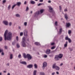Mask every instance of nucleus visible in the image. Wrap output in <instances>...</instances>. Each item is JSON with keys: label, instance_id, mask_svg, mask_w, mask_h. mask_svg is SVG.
Wrapping results in <instances>:
<instances>
[{"label": "nucleus", "instance_id": "9b49d317", "mask_svg": "<svg viewBox=\"0 0 75 75\" xmlns=\"http://www.w3.org/2000/svg\"><path fill=\"white\" fill-rule=\"evenodd\" d=\"M27 33H28V31H27V30H24V34L25 36L27 35Z\"/></svg>", "mask_w": 75, "mask_h": 75}, {"label": "nucleus", "instance_id": "4c0bfd02", "mask_svg": "<svg viewBox=\"0 0 75 75\" xmlns=\"http://www.w3.org/2000/svg\"><path fill=\"white\" fill-rule=\"evenodd\" d=\"M2 40H3V38L2 37H0V41H2Z\"/></svg>", "mask_w": 75, "mask_h": 75}, {"label": "nucleus", "instance_id": "a878e982", "mask_svg": "<svg viewBox=\"0 0 75 75\" xmlns=\"http://www.w3.org/2000/svg\"><path fill=\"white\" fill-rule=\"evenodd\" d=\"M40 75H45V74L44 73L41 72L40 73Z\"/></svg>", "mask_w": 75, "mask_h": 75}, {"label": "nucleus", "instance_id": "6ab92c4d", "mask_svg": "<svg viewBox=\"0 0 75 75\" xmlns=\"http://www.w3.org/2000/svg\"><path fill=\"white\" fill-rule=\"evenodd\" d=\"M16 5H17L18 6H20L21 5V3L20 2H17Z\"/></svg>", "mask_w": 75, "mask_h": 75}, {"label": "nucleus", "instance_id": "69168bd1", "mask_svg": "<svg viewBox=\"0 0 75 75\" xmlns=\"http://www.w3.org/2000/svg\"><path fill=\"white\" fill-rule=\"evenodd\" d=\"M7 75H10V74L9 73H8Z\"/></svg>", "mask_w": 75, "mask_h": 75}, {"label": "nucleus", "instance_id": "ea45409f", "mask_svg": "<svg viewBox=\"0 0 75 75\" xmlns=\"http://www.w3.org/2000/svg\"><path fill=\"white\" fill-rule=\"evenodd\" d=\"M49 56L50 57H53V54H51L49 55Z\"/></svg>", "mask_w": 75, "mask_h": 75}, {"label": "nucleus", "instance_id": "39448f33", "mask_svg": "<svg viewBox=\"0 0 75 75\" xmlns=\"http://www.w3.org/2000/svg\"><path fill=\"white\" fill-rule=\"evenodd\" d=\"M47 65V63L46 62H45L43 63V68H45V67H46Z\"/></svg>", "mask_w": 75, "mask_h": 75}, {"label": "nucleus", "instance_id": "7c9ffc66", "mask_svg": "<svg viewBox=\"0 0 75 75\" xmlns=\"http://www.w3.org/2000/svg\"><path fill=\"white\" fill-rule=\"evenodd\" d=\"M55 46H53L51 47V50H54V49H55Z\"/></svg>", "mask_w": 75, "mask_h": 75}, {"label": "nucleus", "instance_id": "20e7f679", "mask_svg": "<svg viewBox=\"0 0 75 75\" xmlns=\"http://www.w3.org/2000/svg\"><path fill=\"white\" fill-rule=\"evenodd\" d=\"M53 68H55L56 70L57 71H59V67L58 66H56V64L55 63L53 65Z\"/></svg>", "mask_w": 75, "mask_h": 75}, {"label": "nucleus", "instance_id": "09e8293b", "mask_svg": "<svg viewBox=\"0 0 75 75\" xmlns=\"http://www.w3.org/2000/svg\"><path fill=\"white\" fill-rule=\"evenodd\" d=\"M16 39L17 41H18V36L16 37Z\"/></svg>", "mask_w": 75, "mask_h": 75}, {"label": "nucleus", "instance_id": "e2e57ef3", "mask_svg": "<svg viewBox=\"0 0 75 75\" xmlns=\"http://www.w3.org/2000/svg\"><path fill=\"white\" fill-rule=\"evenodd\" d=\"M70 50L71 51H73V49H72L70 48Z\"/></svg>", "mask_w": 75, "mask_h": 75}, {"label": "nucleus", "instance_id": "b1692460", "mask_svg": "<svg viewBox=\"0 0 75 75\" xmlns=\"http://www.w3.org/2000/svg\"><path fill=\"white\" fill-rule=\"evenodd\" d=\"M69 38H68V36H66L65 38V40H68Z\"/></svg>", "mask_w": 75, "mask_h": 75}, {"label": "nucleus", "instance_id": "680f3d73", "mask_svg": "<svg viewBox=\"0 0 75 75\" xmlns=\"http://www.w3.org/2000/svg\"><path fill=\"white\" fill-rule=\"evenodd\" d=\"M15 44V42H13L12 43V45H14Z\"/></svg>", "mask_w": 75, "mask_h": 75}, {"label": "nucleus", "instance_id": "aec40b11", "mask_svg": "<svg viewBox=\"0 0 75 75\" xmlns=\"http://www.w3.org/2000/svg\"><path fill=\"white\" fill-rule=\"evenodd\" d=\"M62 28H61L59 29V34H61V33H62Z\"/></svg>", "mask_w": 75, "mask_h": 75}, {"label": "nucleus", "instance_id": "72a5a7b5", "mask_svg": "<svg viewBox=\"0 0 75 75\" xmlns=\"http://www.w3.org/2000/svg\"><path fill=\"white\" fill-rule=\"evenodd\" d=\"M16 6V5H13L12 7V9H13V8H14Z\"/></svg>", "mask_w": 75, "mask_h": 75}, {"label": "nucleus", "instance_id": "13d9d810", "mask_svg": "<svg viewBox=\"0 0 75 75\" xmlns=\"http://www.w3.org/2000/svg\"><path fill=\"white\" fill-rule=\"evenodd\" d=\"M24 4H27V2L26 1H25L24 3Z\"/></svg>", "mask_w": 75, "mask_h": 75}, {"label": "nucleus", "instance_id": "6e6552de", "mask_svg": "<svg viewBox=\"0 0 75 75\" xmlns=\"http://www.w3.org/2000/svg\"><path fill=\"white\" fill-rule=\"evenodd\" d=\"M71 23H67L66 25V27L69 28L70 26H71Z\"/></svg>", "mask_w": 75, "mask_h": 75}, {"label": "nucleus", "instance_id": "f704fd0d", "mask_svg": "<svg viewBox=\"0 0 75 75\" xmlns=\"http://www.w3.org/2000/svg\"><path fill=\"white\" fill-rule=\"evenodd\" d=\"M16 17H20V16L18 14H17L16 15Z\"/></svg>", "mask_w": 75, "mask_h": 75}, {"label": "nucleus", "instance_id": "0eeeda50", "mask_svg": "<svg viewBox=\"0 0 75 75\" xmlns=\"http://www.w3.org/2000/svg\"><path fill=\"white\" fill-rule=\"evenodd\" d=\"M50 52L51 50L49 49L47 50L46 52V53L47 54H50Z\"/></svg>", "mask_w": 75, "mask_h": 75}, {"label": "nucleus", "instance_id": "ddd939ff", "mask_svg": "<svg viewBox=\"0 0 75 75\" xmlns=\"http://www.w3.org/2000/svg\"><path fill=\"white\" fill-rule=\"evenodd\" d=\"M3 23H4V24L6 25H8V22L7 21H3Z\"/></svg>", "mask_w": 75, "mask_h": 75}, {"label": "nucleus", "instance_id": "79ce46f5", "mask_svg": "<svg viewBox=\"0 0 75 75\" xmlns=\"http://www.w3.org/2000/svg\"><path fill=\"white\" fill-rule=\"evenodd\" d=\"M5 47V49H6V50H7V49L8 47H7V46H4Z\"/></svg>", "mask_w": 75, "mask_h": 75}, {"label": "nucleus", "instance_id": "58836bf2", "mask_svg": "<svg viewBox=\"0 0 75 75\" xmlns=\"http://www.w3.org/2000/svg\"><path fill=\"white\" fill-rule=\"evenodd\" d=\"M59 8L60 10H61L62 9V7H61V6H59Z\"/></svg>", "mask_w": 75, "mask_h": 75}, {"label": "nucleus", "instance_id": "393cba45", "mask_svg": "<svg viewBox=\"0 0 75 75\" xmlns=\"http://www.w3.org/2000/svg\"><path fill=\"white\" fill-rule=\"evenodd\" d=\"M68 41H69V43H71V42H72V40H71V39L69 38V39L68 40Z\"/></svg>", "mask_w": 75, "mask_h": 75}, {"label": "nucleus", "instance_id": "6e6d98bb", "mask_svg": "<svg viewBox=\"0 0 75 75\" xmlns=\"http://www.w3.org/2000/svg\"><path fill=\"white\" fill-rule=\"evenodd\" d=\"M56 74H57V75H59V72H58V71H57L56 72Z\"/></svg>", "mask_w": 75, "mask_h": 75}, {"label": "nucleus", "instance_id": "5701e85b", "mask_svg": "<svg viewBox=\"0 0 75 75\" xmlns=\"http://www.w3.org/2000/svg\"><path fill=\"white\" fill-rule=\"evenodd\" d=\"M34 67H35V68L37 69V65L36 64H35L34 65Z\"/></svg>", "mask_w": 75, "mask_h": 75}, {"label": "nucleus", "instance_id": "1a4fd4ad", "mask_svg": "<svg viewBox=\"0 0 75 75\" xmlns=\"http://www.w3.org/2000/svg\"><path fill=\"white\" fill-rule=\"evenodd\" d=\"M49 9L51 10V11H50V12L51 13H54V11L52 10V7H51V6H49Z\"/></svg>", "mask_w": 75, "mask_h": 75}, {"label": "nucleus", "instance_id": "423d86ee", "mask_svg": "<svg viewBox=\"0 0 75 75\" xmlns=\"http://www.w3.org/2000/svg\"><path fill=\"white\" fill-rule=\"evenodd\" d=\"M55 59L56 61H58L59 59V58L58 55H56L55 56Z\"/></svg>", "mask_w": 75, "mask_h": 75}, {"label": "nucleus", "instance_id": "a18cd8bd", "mask_svg": "<svg viewBox=\"0 0 75 75\" xmlns=\"http://www.w3.org/2000/svg\"><path fill=\"white\" fill-rule=\"evenodd\" d=\"M29 9V8H28V7H27L26 8V11H28V9Z\"/></svg>", "mask_w": 75, "mask_h": 75}, {"label": "nucleus", "instance_id": "473e14b6", "mask_svg": "<svg viewBox=\"0 0 75 75\" xmlns=\"http://www.w3.org/2000/svg\"><path fill=\"white\" fill-rule=\"evenodd\" d=\"M68 33L69 34H70L71 33V30H69L68 31Z\"/></svg>", "mask_w": 75, "mask_h": 75}, {"label": "nucleus", "instance_id": "f3484780", "mask_svg": "<svg viewBox=\"0 0 75 75\" xmlns=\"http://www.w3.org/2000/svg\"><path fill=\"white\" fill-rule=\"evenodd\" d=\"M30 3L32 4H34L35 3V2L34 1H30Z\"/></svg>", "mask_w": 75, "mask_h": 75}, {"label": "nucleus", "instance_id": "de8ad7c7", "mask_svg": "<svg viewBox=\"0 0 75 75\" xmlns=\"http://www.w3.org/2000/svg\"><path fill=\"white\" fill-rule=\"evenodd\" d=\"M58 23V22H56L55 23V25H57V23Z\"/></svg>", "mask_w": 75, "mask_h": 75}, {"label": "nucleus", "instance_id": "3c124183", "mask_svg": "<svg viewBox=\"0 0 75 75\" xmlns=\"http://www.w3.org/2000/svg\"><path fill=\"white\" fill-rule=\"evenodd\" d=\"M2 55H4V52H3V51L2 52V54H1Z\"/></svg>", "mask_w": 75, "mask_h": 75}, {"label": "nucleus", "instance_id": "f03ea898", "mask_svg": "<svg viewBox=\"0 0 75 75\" xmlns=\"http://www.w3.org/2000/svg\"><path fill=\"white\" fill-rule=\"evenodd\" d=\"M23 57L24 58H27L28 60V61H30V60H31V59L32 58V57L30 55V54H27L26 55V54L25 53H23Z\"/></svg>", "mask_w": 75, "mask_h": 75}, {"label": "nucleus", "instance_id": "052dcab7", "mask_svg": "<svg viewBox=\"0 0 75 75\" xmlns=\"http://www.w3.org/2000/svg\"><path fill=\"white\" fill-rule=\"evenodd\" d=\"M62 65H63V63H61L60 64V66H62Z\"/></svg>", "mask_w": 75, "mask_h": 75}, {"label": "nucleus", "instance_id": "4d7b16f0", "mask_svg": "<svg viewBox=\"0 0 75 75\" xmlns=\"http://www.w3.org/2000/svg\"><path fill=\"white\" fill-rule=\"evenodd\" d=\"M40 2H42L43 1V0H40Z\"/></svg>", "mask_w": 75, "mask_h": 75}, {"label": "nucleus", "instance_id": "e433bc0d", "mask_svg": "<svg viewBox=\"0 0 75 75\" xmlns=\"http://www.w3.org/2000/svg\"><path fill=\"white\" fill-rule=\"evenodd\" d=\"M23 35V33L21 32L20 33V36H22Z\"/></svg>", "mask_w": 75, "mask_h": 75}, {"label": "nucleus", "instance_id": "c85d7f7f", "mask_svg": "<svg viewBox=\"0 0 75 75\" xmlns=\"http://www.w3.org/2000/svg\"><path fill=\"white\" fill-rule=\"evenodd\" d=\"M10 8H11V5H9L8 6V10H10Z\"/></svg>", "mask_w": 75, "mask_h": 75}, {"label": "nucleus", "instance_id": "338daca9", "mask_svg": "<svg viewBox=\"0 0 75 75\" xmlns=\"http://www.w3.org/2000/svg\"><path fill=\"white\" fill-rule=\"evenodd\" d=\"M2 75V73H0V75Z\"/></svg>", "mask_w": 75, "mask_h": 75}, {"label": "nucleus", "instance_id": "8fccbe9b", "mask_svg": "<svg viewBox=\"0 0 75 75\" xmlns=\"http://www.w3.org/2000/svg\"><path fill=\"white\" fill-rule=\"evenodd\" d=\"M47 55H45L44 56V58H47Z\"/></svg>", "mask_w": 75, "mask_h": 75}, {"label": "nucleus", "instance_id": "bf43d9fd", "mask_svg": "<svg viewBox=\"0 0 75 75\" xmlns=\"http://www.w3.org/2000/svg\"><path fill=\"white\" fill-rule=\"evenodd\" d=\"M51 1H48V3H51Z\"/></svg>", "mask_w": 75, "mask_h": 75}, {"label": "nucleus", "instance_id": "c03bdc74", "mask_svg": "<svg viewBox=\"0 0 75 75\" xmlns=\"http://www.w3.org/2000/svg\"><path fill=\"white\" fill-rule=\"evenodd\" d=\"M51 45H55V43L53 42V43H51Z\"/></svg>", "mask_w": 75, "mask_h": 75}, {"label": "nucleus", "instance_id": "0e129e2a", "mask_svg": "<svg viewBox=\"0 0 75 75\" xmlns=\"http://www.w3.org/2000/svg\"><path fill=\"white\" fill-rule=\"evenodd\" d=\"M6 65H8V66H9V63H8Z\"/></svg>", "mask_w": 75, "mask_h": 75}, {"label": "nucleus", "instance_id": "49530a36", "mask_svg": "<svg viewBox=\"0 0 75 75\" xmlns=\"http://www.w3.org/2000/svg\"><path fill=\"white\" fill-rule=\"evenodd\" d=\"M12 24V23H11V22L9 23V25H10V26H11V25Z\"/></svg>", "mask_w": 75, "mask_h": 75}, {"label": "nucleus", "instance_id": "412c9836", "mask_svg": "<svg viewBox=\"0 0 75 75\" xmlns=\"http://www.w3.org/2000/svg\"><path fill=\"white\" fill-rule=\"evenodd\" d=\"M35 45H40V43L38 42H35Z\"/></svg>", "mask_w": 75, "mask_h": 75}, {"label": "nucleus", "instance_id": "f257e3e1", "mask_svg": "<svg viewBox=\"0 0 75 75\" xmlns=\"http://www.w3.org/2000/svg\"><path fill=\"white\" fill-rule=\"evenodd\" d=\"M7 32H8V30H6L4 34L5 40H11L12 37V33L10 32H9L8 34L7 37H6V35H7Z\"/></svg>", "mask_w": 75, "mask_h": 75}, {"label": "nucleus", "instance_id": "f8f14e48", "mask_svg": "<svg viewBox=\"0 0 75 75\" xmlns=\"http://www.w3.org/2000/svg\"><path fill=\"white\" fill-rule=\"evenodd\" d=\"M58 56H59V58H62V57H63V54H60Z\"/></svg>", "mask_w": 75, "mask_h": 75}, {"label": "nucleus", "instance_id": "603ef678", "mask_svg": "<svg viewBox=\"0 0 75 75\" xmlns=\"http://www.w3.org/2000/svg\"><path fill=\"white\" fill-rule=\"evenodd\" d=\"M21 54H19V55L18 56V58H21Z\"/></svg>", "mask_w": 75, "mask_h": 75}, {"label": "nucleus", "instance_id": "9d476101", "mask_svg": "<svg viewBox=\"0 0 75 75\" xmlns=\"http://www.w3.org/2000/svg\"><path fill=\"white\" fill-rule=\"evenodd\" d=\"M33 67V64H30L27 66V67L28 68H31Z\"/></svg>", "mask_w": 75, "mask_h": 75}, {"label": "nucleus", "instance_id": "4468645a", "mask_svg": "<svg viewBox=\"0 0 75 75\" xmlns=\"http://www.w3.org/2000/svg\"><path fill=\"white\" fill-rule=\"evenodd\" d=\"M21 64H23L24 65H27V63L25 62H21Z\"/></svg>", "mask_w": 75, "mask_h": 75}, {"label": "nucleus", "instance_id": "4be33fe9", "mask_svg": "<svg viewBox=\"0 0 75 75\" xmlns=\"http://www.w3.org/2000/svg\"><path fill=\"white\" fill-rule=\"evenodd\" d=\"M37 72V70H35L33 72V75H36Z\"/></svg>", "mask_w": 75, "mask_h": 75}, {"label": "nucleus", "instance_id": "7ed1b4c3", "mask_svg": "<svg viewBox=\"0 0 75 75\" xmlns=\"http://www.w3.org/2000/svg\"><path fill=\"white\" fill-rule=\"evenodd\" d=\"M25 38H23L22 42V45L23 47H26V44H25Z\"/></svg>", "mask_w": 75, "mask_h": 75}, {"label": "nucleus", "instance_id": "864d4df0", "mask_svg": "<svg viewBox=\"0 0 75 75\" xmlns=\"http://www.w3.org/2000/svg\"><path fill=\"white\" fill-rule=\"evenodd\" d=\"M68 11L67 9L66 8L64 9V11Z\"/></svg>", "mask_w": 75, "mask_h": 75}, {"label": "nucleus", "instance_id": "a211bd4d", "mask_svg": "<svg viewBox=\"0 0 75 75\" xmlns=\"http://www.w3.org/2000/svg\"><path fill=\"white\" fill-rule=\"evenodd\" d=\"M40 12L39 11H37L35 13V14L36 16H37V15H38V14H40Z\"/></svg>", "mask_w": 75, "mask_h": 75}, {"label": "nucleus", "instance_id": "c9c22d12", "mask_svg": "<svg viewBox=\"0 0 75 75\" xmlns=\"http://www.w3.org/2000/svg\"><path fill=\"white\" fill-rule=\"evenodd\" d=\"M17 48H20V45L18 44H17Z\"/></svg>", "mask_w": 75, "mask_h": 75}, {"label": "nucleus", "instance_id": "bb28decb", "mask_svg": "<svg viewBox=\"0 0 75 75\" xmlns=\"http://www.w3.org/2000/svg\"><path fill=\"white\" fill-rule=\"evenodd\" d=\"M10 58L11 59H13V54H11L10 55Z\"/></svg>", "mask_w": 75, "mask_h": 75}, {"label": "nucleus", "instance_id": "2eb2a0df", "mask_svg": "<svg viewBox=\"0 0 75 75\" xmlns=\"http://www.w3.org/2000/svg\"><path fill=\"white\" fill-rule=\"evenodd\" d=\"M64 17H65V18L67 20H68V15L67 14H65Z\"/></svg>", "mask_w": 75, "mask_h": 75}, {"label": "nucleus", "instance_id": "2f4dec72", "mask_svg": "<svg viewBox=\"0 0 75 75\" xmlns=\"http://www.w3.org/2000/svg\"><path fill=\"white\" fill-rule=\"evenodd\" d=\"M3 51V50L2 49H0V52H1Z\"/></svg>", "mask_w": 75, "mask_h": 75}, {"label": "nucleus", "instance_id": "5fc2aeb1", "mask_svg": "<svg viewBox=\"0 0 75 75\" xmlns=\"http://www.w3.org/2000/svg\"><path fill=\"white\" fill-rule=\"evenodd\" d=\"M55 74V72L52 73V75H54Z\"/></svg>", "mask_w": 75, "mask_h": 75}, {"label": "nucleus", "instance_id": "c756f323", "mask_svg": "<svg viewBox=\"0 0 75 75\" xmlns=\"http://www.w3.org/2000/svg\"><path fill=\"white\" fill-rule=\"evenodd\" d=\"M43 11H44V10L43 9H41L40 11V12L41 13H43Z\"/></svg>", "mask_w": 75, "mask_h": 75}, {"label": "nucleus", "instance_id": "37998d69", "mask_svg": "<svg viewBox=\"0 0 75 75\" xmlns=\"http://www.w3.org/2000/svg\"><path fill=\"white\" fill-rule=\"evenodd\" d=\"M24 25L25 26H27V22H25L24 23Z\"/></svg>", "mask_w": 75, "mask_h": 75}, {"label": "nucleus", "instance_id": "a19ab883", "mask_svg": "<svg viewBox=\"0 0 75 75\" xmlns=\"http://www.w3.org/2000/svg\"><path fill=\"white\" fill-rule=\"evenodd\" d=\"M6 2V0H3V3H5Z\"/></svg>", "mask_w": 75, "mask_h": 75}, {"label": "nucleus", "instance_id": "dca6fc26", "mask_svg": "<svg viewBox=\"0 0 75 75\" xmlns=\"http://www.w3.org/2000/svg\"><path fill=\"white\" fill-rule=\"evenodd\" d=\"M68 46V42H66V43L64 45V47H67Z\"/></svg>", "mask_w": 75, "mask_h": 75}, {"label": "nucleus", "instance_id": "cd10ccee", "mask_svg": "<svg viewBox=\"0 0 75 75\" xmlns=\"http://www.w3.org/2000/svg\"><path fill=\"white\" fill-rule=\"evenodd\" d=\"M43 4H44L43 3H39L38 5V6H41V5H42Z\"/></svg>", "mask_w": 75, "mask_h": 75}, {"label": "nucleus", "instance_id": "774afa93", "mask_svg": "<svg viewBox=\"0 0 75 75\" xmlns=\"http://www.w3.org/2000/svg\"><path fill=\"white\" fill-rule=\"evenodd\" d=\"M19 29H21V27H19Z\"/></svg>", "mask_w": 75, "mask_h": 75}]
</instances>
